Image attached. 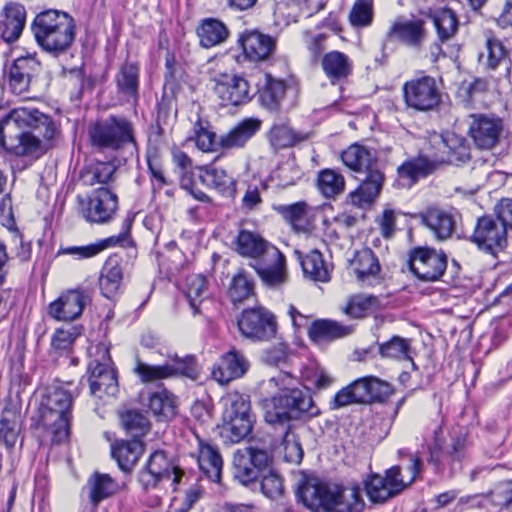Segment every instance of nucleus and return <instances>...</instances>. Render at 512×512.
<instances>
[{"mask_svg":"<svg viewBox=\"0 0 512 512\" xmlns=\"http://www.w3.org/2000/svg\"><path fill=\"white\" fill-rule=\"evenodd\" d=\"M41 72V63L35 54H27L17 57L9 66L7 72V82L10 91L23 98H28L27 94L30 85Z\"/></svg>","mask_w":512,"mask_h":512,"instance_id":"18","label":"nucleus"},{"mask_svg":"<svg viewBox=\"0 0 512 512\" xmlns=\"http://www.w3.org/2000/svg\"><path fill=\"white\" fill-rule=\"evenodd\" d=\"M4 19L1 21V35L5 42L16 41L25 26L26 10L23 5L15 2L6 4L2 13Z\"/></svg>","mask_w":512,"mask_h":512,"instance_id":"34","label":"nucleus"},{"mask_svg":"<svg viewBox=\"0 0 512 512\" xmlns=\"http://www.w3.org/2000/svg\"><path fill=\"white\" fill-rule=\"evenodd\" d=\"M380 305L379 299L373 295L357 294L351 296L343 312L351 318L361 319L375 311Z\"/></svg>","mask_w":512,"mask_h":512,"instance_id":"51","label":"nucleus"},{"mask_svg":"<svg viewBox=\"0 0 512 512\" xmlns=\"http://www.w3.org/2000/svg\"><path fill=\"white\" fill-rule=\"evenodd\" d=\"M407 108L417 112L436 110L442 102V93L434 77L422 75L406 81L402 86Z\"/></svg>","mask_w":512,"mask_h":512,"instance_id":"10","label":"nucleus"},{"mask_svg":"<svg viewBox=\"0 0 512 512\" xmlns=\"http://www.w3.org/2000/svg\"><path fill=\"white\" fill-rule=\"evenodd\" d=\"M341 159L346 167L356 173L367 170L379 162L372 150L357 143L345 149L341 153Z\"/></svg>","mask_w":512,"mask_h":512,"instance_id":"45","label":"nucleus"},{"mask_svg":"<svg viewBox=\"0 0 512 512\" xmlns=\"http://www.w3.org/2000/svg\"><path fill=\"white\" fill-rule=\"evenodd\" d=\"M423 462L419 456L410 455L408 463L394 465L384 475L373 473L364 481L368 499L382 504L400 495L421 477Z\"/></svg>","mask_w":512,"mask_h":512,"instance_id":"4","label":"nucleus"},{"mask_svg":"<svg viewBox=\"0 0 512 512\" xmlns=\"http://www.w3.org/2000/svg\"><path fill=\"white\" fill-rule=\"evenodd\" d=\"M93 147L99 150H123L125 160L137 154V142L132 122L124 116L109 115L96 121L88 131Z\"/></svg>","mask_w":512,"mask_h":512,"instance_id":"7","label":"nucleus"},{"mask_svg":"<svg viewBox=\"0 0 512 512\" xmlns=\"http://www.w3.org/2000/svg\"><path fill=\"white\" fill-rule=\"evenodd\" d=\"M439 161L419 154L406 159L397 167V176L399 180L405 181L408 186H413L420 178H425L432 174Z\"/></svg>","mask_w":512,"mask_h":512,"instance_id":"30","label":"nucleus"},{"mask_svg":"<svg viewBox=\"0 0 512 512\" xmlns=\"http://www.w3.org/2000/svg\"><path fill=\"white\" fill-rule=\"evenodd\" d=\"M301 379L306 388L326 389L333 383V378L317 364H309L301 371Z\"/></svg>","mask_w":512,"mask_h":512,"instance_id":"55","label":"nucleus"},{"mask_svg":"<svg viewBox=\"0 0 512 512\" xmlns=\"http://www.w3.org/2000/svg\"><path fill=\"white\" fill-rule=\"evenodd\" d=\"M237 324L241 335L255 342L269 341L276 337V317L262 306L244 309Z\"/></svg>","mask_w":512,"mask_h":512,"instance_id":"14","label":"nucleus"},{"mask_svg":"<svg viewBox=\"0 0 512 512\" xmlns=\"http://www.w3.org/2000/svg\"><path fill=\"white\" fill-rule=\"evenodd\" d=\"M228 295L233 303H240L254 296V283L244 271L232 278Z\"/></svg>","mask_w":512,"mask_h":512,"instance_id":"57","label":"nucleus"},{"mask_svg":"<svg viewBox=\"0 0 512 512\" xmlns=\"http://www.w3.org/2000/svg\"><path fill=\"white\" fill-rule=\"evenodd\" d=\"M411 340L400 336H393L388 341L379 344V354L383 358L395 360H409L412 367L416 369V364L412 358Z\"/></svg>","mask_w":512,"mask_h":512,"instance_id":"50","label":"nucleus"},{"mask_svg":"<svg viewBox=\"0 0 512 512\" xmlns=\"http://www.w3.org/2000/svg\"><path fill=\"white\" fill-rule=\"evenodd\" d=\"M181 474L163 450H156L139 472V482L143 489L148 490L156 488L162 481L169 480L172 476L173 483H178Z\"/></svg>","mask_w":512,"mask_h":512,"instance_id":"19","label":"nucleus"},{"mask_svg":"<svg viewBox=\"0 0 512 512\" xmlns=\"http://www.w3.org/2000/svg\"><path fill=\"white\" fill-rule=\"evenodd\" d=\"M296 496L313 512H362L365 508L358 484L330 486L307 480L299 486Z\"/></svg>","mask_w":512,"mask_h":512,"instance_id":"3","label":"nucleus"},{"mask_svg":"<svg viewBox=\"0 0 512 512\" xmlns=\"http://www.w3.org/2000/svg\"><path fill=\"white\" fill-rule=\"evenodd\" d=\"M426 16L433 23L438 42L446 43L455 37L458 31L459 21L453 10L449 8H439L430 10Z\"/></svg>","mask_w":512,"mask_h":512,"instance_id":"41","label":"nucleus"},{"mask_svg":"<svg viewBox=\"0 0 512 512\" xmlns=\"http://www.w3.org/2000/svg\"><path fill=\"white\" fill-rule=\"evenodd\" d=\"M258 481L261 492L267 498L277 500L283 495V479L273 468V465H269L267 471L261 474Z\"/></svg>","mask_w":512,"mask_h":512,"instance_id":"56","label":"nucleus"},{"mask_svg":"<svg viewBox=\"0 0 512 512\" xmlns=\"http://www.w3.org/2000/svg\"><path fill=\"white\" fill-rule=\"evenodd\" d=\"M322 69L332 84L346 79L352 73V62L343 52L330 51L322 56Z\"/></svg>","mask_w":512,"mask_h":512,"instance_id":"42","label":"nucleus"},{"mask_svg":"<svg viewBox=\"0 0 512 512\" xmlns=\"http://www.w3.org/2000/svg\"><path fill=\"white\" fill-rule=\"evenodd\" d=\"M236 251L250 261L258 259L268 247L273 246L266 241L259 233L241 229L235 240Z\"/></svg>","mask_w":512,"mask_h":512,"instance_id":"43","label":"nucleus"},{"mask_svg":"<svg viewBox=\"0 0 512 512\" xmlns=\"http://www.w3.org/2000/svg\"><path fill=\"white\" fill-rule=\"evenodd\" d=\"M374 16L373 0H356L349 14L354 27H367L372 24Z\"/></svg>","mask_w":512,"mask_h":512,"instance_id":"58","label":"nucleus"},{"mask_svg":"<svg viewBox=\"0 0 512 512\" xmlns=\"http://www.w3.org/2000/svg\"><path fill=\"white\" fill-rule=\"evenodd\" d=\"M470 240L480 250L496 255L507 245V231L497 216L484 215L477 219Z\"/></svg>","mask_w":512,"mask_h":512,"instance_id":"16","label":"nucleus"},{"mask_svg":"<svg viewBox=\"0 0 512 512\" xmlns=\"http://www.w3.org/2000/svg\"><path fill=\"white\" fill-rule=\"evenodd\" d=\"M139 73L137 62H124L118 69L114 82L117 94L127 103L136 104L139 100Z\"/></svg>","mask_w":512,"mask_h":512,"instance_id":"29","label":"nucleus"},{"mask_svg":"<svg viewBox=\"0 0 512 512\" xmlns=\"http://www.w3.org/2000/svg\"><path fill=\"white\" fill-rule=\"evenodd\" d=\"M311 137V131L295 130L286 123L273 124L267 133L269 144L274 151L297 146Z\"/></svg>","mask_w":512,"mask_h":512,"instance_id":"31","label":"nucleus"},{"mask_svg":"<svg viewBox=\"0 0 512 512\" xmlns=\"http://www.w3.org/2000/svg\"><path fill=\"white\" fill-rule=\"evenodd\" d=\"M198 439V465L201 472L211 481L219 483L223 468V459L218 448L211 443Z\"/></svg>","mask_w":512,"mask_h":512,"instance_id":"32","label":"nucleus"},{"mask_svg":"<svg viewBox=\"0 0 512 512\" xmlns=\"http://www.w3.org/2000/svg\"><path fill=\"white\" fill-rule=\"evenodd\" d=\"M206 290V279L202 275H192L187 278L185 295L188 299L193 314L199 313L203 293Z\"/></svg>","mask_w":512,"mask_h":512,"instance_id":"59","label":"nucleus"},{"mask_svg":"<svg viewBox=\"0 0 512 512\" xmlns=\"http://www.w3.org/2000/svg\"><path fill=\"white\" fill-rule=\"evenodd\" d=\"M351 266L358 281L363 283L375 278L381 270L378 258L370 248L357 251Z\"/></svg>","mask_w":512,"mask_h":512,"instance_id":"46","label":"nucleus"},{"mask_svg":"<svg viewBox=\"0 0 512 512\" xmlns=\"http://www.w3.org/2000/svg\"><path fill=\"white\" fill-rule=\"evenodd\" d=\"M79 212L90 223L106 224L118 210V197L111 187H98L86 197L78 196Z\"/></svg>","mask_w":512,"mask_h":512,"instance_id":"12","label":"nucleus"},{"mask_svg":"<svg viewBox=\"0 0 512 512\" xmlns=\"http://www.w3.org/2000/svg\"><path fill=\"white\" fill-rule=\"evenodd\" d=\"M261 125L262 121L258 118H245L220 136L219 145L226 149L242 148L260 130Z\"/></svg>","mask_w":512,"mask_h":512,"instance_id":"35","label":"nucleus"},{"mask_svg":"<svg viewBox=\"0 0 512 512\" xmlns=\"http://www.w3.org/2000/svg\"><path fill=\"white\" fill-rule=\"evenodd\" d=\"M248 368L249 362L244 354L233 348L213 365L211 375L215 381L225 385L244 376Z\"/></svg>","mask_w":512,"mask_h":512,"instance_id":"26","label":"nucleus"},{"mask_svg":"<svg viewBox=\"0 0 512 512\" xmlns=\"http://www.w3.org/2000/svg\"><path fill=\"white\" fill-rule=\"evenodd\" d=\"M293 377L288 372H279L269 379L279 393L271 398V405L265 411V420L271 425L286 426L291 420L310 419L320 414L309 392L290 388Z\"/></svg>","mask_w":512,"mask_h":512,"instance_id":"2","label":"nucleus"},{"mask_svg":"<svg viewBox=\"0 0 512 512\" xmlns=\"http://www.w3.org/2000/svg\"><path fill=\"white\" fill-rule=\"evenodd\" d=\"M80 331L76 327L58 328L51 339L52 349L59 353L69 352Z\"/></svg>","mask_w":512,"mask_h":512,"instance_id":"61","label":"nucleus"},{"mask_svg":"<svg viewBox=\"0 0 512 512\" xmlns=\"http://www.w3.org/2000/svg\"><path fill=\"white\" fill-rule=\"evenodd\" d=\"M361 173L364 174V178L358 187L348 194L350 203L358 208L369 206L378 198L386 179L379 162Z\"/></svg>","mask_w":512,"mask_h":512,"instance_id":"22","label":"nucleus"},{"mask_svg":"<svg viewBox=\"0 0 512 512\" xmlns=\"http://www.w3.org/2000/svg\"><path fill=\"white\" fill-rule=\"evenodd\" d=\"M448 264L447 255L430 247H415L408 253L409 270L424 282H435L444 275Z\"/></svg>","mask_w":512,"mask_h":512,"instance_id":"13","label":"nucleus"},{"mask_svg":"<svg viewBox=\"0 0 512 512\" xmlns=\"http://www.w3.org/2000/svg\"><path fill=\"white\" fill-rule=\"evenodd\" d=\"M119 490V484L106 473L94 472L81 489L82 503L95 509L98 505L115 495Z\"/></svg>","mask_w":512,"mask_h":512,"instance_id":"25","label":"nucleus"},{"mask_svg":"<svg viewBox=\"0 0 512 512\" xmlns=\"http://www.w3.org/2000/svg\"><path fill=\"white\" fill-rule=\"evenodd\" d=\"M214 92L223 106H239L252 97L248 81L237 74H219L215 78Z\"/></svg>","mask_w":512,"mask_h":512,"instance_id":"20","label":"nucleus"},{"mask_svg":"<svg viewBox=\"0 0 512 512\" xmlns=\"http://www.w3.org/2000/svg\"><path fill=\"white\" fill-rule=\"evenodd\" d=\"M286 91L284 81L273 78L270 74L263 76V81L258 83L257 97L260 105L271 111L279 110Z\"/></svg>","mask_w":512,"mask_h":512,"instance_id":"36","label":"nucleus"},{"mask_svg":"<svg viewBox=\"0 0 512 512\" xmlns=\"http://www.w3.org/2000/svg\"><path fill=\"white\" fill-rule=\"evenodd\" d=\"M457 213L453 209L429 206L424 211L414 214L438 240H446L452 236L457 223Z\"/></svg>","mask_w":512,"mask_h":512,"instance_id":"23","label":"nucleus"},{"mask_svg":"<svg viewBox=\"0 0 512 512\" xmlns=\"http://www.w3.org/2000/svg\"><path fill=\"white\" fill-rule=\"evenodd\" d=\"M149 409L154 415L168 419L176 414V403L174 396L163 389L152 393L148 402Z\"/></svg>","mask_w":512,"mask_h":512,"instance_id":"54","label":"nucleus"},{"mask_svg":"<svg viewBox=\"0 0 512 512\" xmlns=\"http://www.w3.org/2000/svg\"><path fill=\"white\" fill-rule=\"evenodd\" d=\"M122 425L133 439H139L146 435L151 428L150 421L145 414L138 410H127L121 414Z\"/></svg>","mask_w":512,"mask_h":512,"instance_id":"53","label":"nucleus"},{"mask_svg":"<svg viewBox=\"0 0 512 512\" xmlns=\"http://www.w3.org/2000/svg\"><path fill=\"white\" fill-rule=\"evenodd\" d=\"M317 187L326 198H334L345 189L344 176L334 169H323L318 173Z\"/></svg>","mask_w":512,"mask_h":512,"instance_id":"52","label":"nucleus"},{"mask_svg":"<svg viewBox=\"0 0 512 512\" xmlns=\"http://www.w3.org/2000/svg\"><path fill=\"white\" fill-rule=\"evenodd\" d=\"M428 38L426 21L423 18L405 17L396 18L387 30L382 43V50L386 51L389 44L397 40L401 44L412 48L420 49Z\"/></svg>","mask_w":512,"mask_h":512,"instance_id":"15","label":"nucleus"},{"mask_svg":"<svg viewBox=\"0 0 512 512\" xmlns=\"http://www.w3.org/2000/svg\"><path fill=\"white\" fill-rule=\"evenodd\" d=\"M353 325H344L330 319L313 321L308 327V336L313 342L322 340H335L349 336L353 333Z\"/></svg>","mask_w":512,"mask_h":512,"instance_id":"40","label":"nucleus"},{"mask_svg":"<svg viewBox=\"0 0 512 512\" xmlns=\"http://www.w3.org/2000/svg\"><path fill=\"white\" fill-rule=\"evenodd\" d=\"M249 265L267 287L278 288L288 280L286 258L274 245L268 247L258 259L250 261Z\"/></svg>","mask_w":512,"mask_h":512,"instance_id":"17","label":"nucleus"},{"mask_svg":"<svg viewBox=\"0 0 512 512\" xmlns=\"http://www.w3.org/2000/svg\"><path fill=\"white\" fill-rule=\"evenodd\" d=\"M88 301L84 291L68 290L49 304L48 315L57 321H73L81 316Z\"/></svg>","mask_w":512,"mask_h":512,"instance_id":"24","label":"nucleus"},{"mask_svg":"<svg viewBox=\"0 0 512 512\" xmlns=\"http://www.w3.org/2000/svg\"><path fill=\"white\" fill-rule=\"evenodd\" d=\"M490 496L498 509L512 512V479L498 483Z\"/></svg>","mask_w":512,"mask_h":512,"instance_id":"62","label":"nucleus"},{"mask_svg":"<svg viewBox=\"0 0 512 512\" xmlns=\"http://www.w3.org/2000/svg\"><path fill=\"white\" fill-rule=\"evenodd\" d=\"M283 446L285 461L292 464H299L302 461L304 455L302 446L295 434L290 431L289 425L285 428Z\"/></svg>","mask_w":512,"mask_h":512,"instance_id":"64","label":"nucleus"},{"mask_svg":"<svg viewBox=\"0 0 512 512\" xmlns=\"http://www.w3.org/2000/svg\"><path fill=\"white\" fill-rule=\"evenodd\" d=\"M244 57L251 62L267 60L275 50V39L257 31H246L238 38Z\"/></svg>","mask_w":512,"mask_h":512,"instance_id":"27","label":"nucleus"},{"mask_svg":"<svg viewBox=\"0 0 512 512\" xmlns=\"http://www.w3.org/2000/svg\"><path fill=\"white\" fill-rule=\"evenodd\" d=\"M197 35L203 48H212L227 40L229 30L222 21L216 18H205L197 27Z\"/></svg>","mask_w":512,"mask_h":512,"instance_id":"44","label":"nucleus"},{"mask_svg":"<svg viewBox=\"0 0 512 512\" xmlns=\"http://www.w3.org/2000/svg\"><path fill=\"white\" fill-rule=\"evenodd\" d=\"M470 447L471 441L466 431L460 430L451 436L446 451V474L449 477L454 476L462 469V462L467 459Z\"/></svg>","mask_w":512,"mask_h":512,"instance_id":"37","label":"nucleus"},{"mask_svg":"<svg viewBox=\"0 0 512 512\" xmlns=\"http://www.w3.org/2000/svg\"><path fill=\"white\" fill-rule=\"evenodd\" d=\"M124 278L123 259L117 255H110L100 271L99 288L104 297L113 299L120 293Z\"/></svg>","mask_w":512,"mask_h":512,"instance_id":"28","label":"nucleus"},{"mask_svg":"<svg viewBox=\"0 0 512 512\" xmlns=\"http://www.w3.org/2000/svg\"><path fill=\"white\" fill-rule=\"evenodd\" d=\"M75 21L67 12L46 10L36 15L32 31L38 45L59 55L69 49L75 39Z\"/></svg>","mask_w":512,"mask_h":512,"instance_id":"5","label":"nucleus"},{"mask_svg":"<svg viewBox=\"0 0 512 512\" xmlns=\"http://www.w3.org/2000/svg\"><path fill=\"white\" fill-rule=\"evenodd\" d=\"M134 371L142 382H153L169 378V372L171 370L168 368L167 364L149 365L144 362L138 361Z\"/></svg>","mask_w":512,"mask_h":512,"instance_id":"63","label":"nucleus"},{"mask_svg":"<svg viewBox=\"0 0 512 512\" xmlns=\"http://www.w3.org/2000/svg\"><path fill=\"white\" fill-rule=\"evenodd\" d=\"M269 465H273L272 455L265 449L247 446L234 454L233 477L244 486L255 485Z\"/></svg>","mask_w":512,"mask_h":512,"instance_id":"11","label":"nucleus"},{"mask_svg":"<svg viewBox=\"0 0 512 512\" xmlns=\"http://www.w3.org/2000/svg\"><path fill=\"white\" fill-rule=\"evenodd\" d=\"M230 431V439L239 442L246 438L252 431L254 417L224 416Z\"/></svg>","mask_w":512,"mask_h":512,"instance_id":"60","label":"nucleus"},{"mask_svg":"<svg viewBox=\"0 0 512 512\" xmlns=\"http://www.w3.org/2000/svg\"><path fill=\"white\" fill-rule=\"evenodd\" d=\"M305 276L314 281L327 282L330 280V270L318 250H311L304 257H299Z\"/></svg>","mask_w":512,"mask_h":512,"instance_id":"49","label":"nucleus"},{"mask_svg":"<svg viewBox=\"0 0 512 512\" xmlns=\"http://www.w3.org/2000/svg\"><path fill=\"white\" fill-rule=\"evenodd\" d=\"M200 182L208 188L215 189L222 195L232 196L236 191V182L226 170L212 165L198 168Z\"/></svg>","mask_w":512,"mask_h":512,"instance_id":"38","label":"nucleus"},{"mask_svg":"<svg viewBox=\"0 0 512 512\" xmlns=\"http://www.w3.org/2000/svg\"><path fill=\"white\" fill-rule=\"evenodd\" d=\"M116 166L111 162L91 161L85 164L79 172V181L82 185L92 187H111L115 180Z\"/></svg>","mask_w":512,"mask_h":512,"instance_id":"33","label":"nucleus"},{"mask_svg":"<svg viewBox=\"0 0 512 512\" xmlns=\"http://www.w3.org/2000/svg\"><path fill=\"white\" fill-rule=\"evenodd\" d=\"M60 140L59 126L38 109L15 108L0 120V146L16 156L39 158Z\"/></svg>","mask_w":512,"mask_h":512,"instance_id":"1","label":"nucleus"},{"mask_svg":"<svg viewBox=\"0 0 512 512\" xmlns=\"http://www.w3.org/2000/svg\"><path fill=\"white\" fill-rule=\"evenodd\" d=\"M392 393L389 383L375 377L365 376L339 390L330 402L331 409H339L351 404L383 402Z\"/></svg>","mask_w":512,"mask_h":512,"instance_id":"8","label":"nucleus"},{"mask_svg":"<svg viewBox=\"0 0 512 512\" xmlns=\"http://www.w3.org/2000/svg\"><path fill=\"white\" fill-rule=\"evenodd\" d=\"M487 55H480L479 61L485 67V69L493 71L498 66L504 65L506 75L510 74L511 60L509 58V52L501 43V41L495 38H487L486 40Z\"/></svg>","mask_w":512,"mask_h":512,"instance_id":"48","label":"nucleus"},{"mask_svg":"<svg viewBox=\"0 0 512 512\" xmlns=\"http://www.w3.org/2000/svg\"><path fill=\"white\" fill-rule=\"evenodd\" d=\"M308 208V204L305 201L273 205V210L281 215L298 232H305L308 229Z\"/></svg>","mask_w":512,"mask_h":512,"instance_id":"47","label":"nucleus"},{"mask_svg":"<svg viewBox=\"0 0 512 512\" xmlns=\"http://www.w3.org/2000/svg\"><path fill=\"white\" fill-rule=\"evenodd\" d=\"M469 136L479 149L489 150L497 145L503 132V121L492 114H472Z\"/></svg>","mask_w":512,"mask_h":512,"instance_id":"21","label":"nucleus"},{"mask_svg":"<svg viewBox=\"0 0 512 512\" xmlns=\"http://www.w3.org/2000/svg\"><path fill=\"white\" fill-rule=\"evenodd\" d=\"M73 395L63 386L47 388L38 407V425L51 432L52 441L61 443L70 435Z\"/></svg>","mask_w":512,"mask_h":512,"instance_id":"6","label":"nucleus"},{"mask_svg":"<svg viewBox=\"0 0 512 512\" xmlns=\"http://www.w3.org/2000/svg\"><path fill=\"white\" fill-rule=\"evenodd\" d=\"M144 452V444L139 439L116 441L111 446L112 457L119 468L130 472Z\"/></svg>","mask_w":512,"mask_h":512,"instance_id":"39","label":"nucleus"},{"mask_svg":"<svg viewBox=\"0 0 512 512\" xmlns=\"http://www.w3.org/2000/svg\"><path fill=\"white\" fill-rule=\"evenodd\" d=\"M95 356L87 367L90 394L98 398L114 396L118 392V379L109 347L105 343L97 344Z\"/></svg>","mask_w":512,"mask_h":512,"instance_id":"9","label":"nucleus"}]
</instances>
